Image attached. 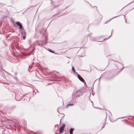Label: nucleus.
<instances>
[{
  "label": "nucleus",
  "mask_w": 134,
  "mask_h": 134,
  "mask_svg": "<svg viewBox=\"0 0 134 134\" xmlns=\"http://www.w3.org/2000/svg\"><path fill=\"white\" fill-rule=\"evenodd\" d=\"M83 92V90L82 89L76 91L75 93V96L76 97H79L82 95Z\"/></svg>",
  "instance_id": "obj_1"
},
{
  "label": "nucleus",
  "mask_w": 134,
  "mask_h": 134,
  "mask_svg": "<svg viewBox=\"0 0 134 134\" xmlns=\"http://www.w3.org/2000/svg\"><path fill=\"white\" fill-rule=\"evenodd\" d=\"M16 23L18 26H19L20 29H22L23 28V27L22 25L19 22H16Z\"/></svg>",
  "instance_id": "obj_2"
},
{
  "label": "nucleus",
  "mask_w": 134,
  "mask_h": 134,
  "mask_svg": "<svg viewBox=\"0 0 134 134\" xmlns=\"http://www.w3.org/2000/svg\"><path fill=\"white\" fill-rule=\"evenodd\" d=\"M77 77L79 79V80H80L81 81L83 82H84L83 79L82 77H81L78 74V75Z\"/></svg>",
  "instance_id": "obj_3"
},
{
  "label": "nucleus",
  "mask_w": 134,
  "mask_h": 134,
  "mask_svg": "<svg viewBox=\"0 0 134 134\" xmlns=\"http://www.w3.org/2000/svg\"><path fill=\"white\" fill-rule=\"evenodd\" d=\"M74 130V128H71L70 130V134H72L73 131Z\"/></svg>",
  "instance_id": "obj_4"
},
{
  "label": "nucleus",
  "mask_w": 134,
  "mask_h": 134,
  "mask_svg": "<svg viewBox=\"0 0 134 134\" xmlns=\"http://www.w3.org/2000/svg\"><path fill=\"white\" fill-rule=\"evenodd\" d=\"M63 131V129L61 128H60L59 130V132L60 133H62Z\"/></svg>",
  "instance_id": "obj_5"
},
{
  "label": "nucleus",
  "mask_w": 134,
  "mask_h": 134,
  "mask_svg": "<svg viewBox=\"0 0 134 134\" xmlns=\"http://www.w3.org/2000/svg\"><path fill=\"white\" fill-rule=\"evenodd\" d=\"M72 70L74 73H75L76 72L75 70V69L73 66H72Z\"/></svg>",
  "instance_id": "obj_6"
},
{
  "label": "nucleus",
  "mask_w": 134,
  "mask_h": 134,
  "mask_svg": "<svg viewBox=\"0 0 134 134\" xmlns=\"http://www.w3.org/2000/svg\"><path fill=\"white\" fill-rule=\"evenodd\" d=\"M65 126V124H64L62 125V126L60 127V128H61L64 129Z\"/></svg>",
  "instance_id": "obj_7"
},
{
  "label": "nucleus",
  "mask_w": 134,
  "mask_h": 134,
  "mask_svg": "<svg viewBox=\"0 0 134 134\" xmlns=\"http://www.w3.org/2000/svg\"><path fill=\"white\" fill-rule=\"evenodd\" d=\"M73 105V104H68L66 106H67V107H69L70 106H72Z\"/></svg>",
  "instance_id": "obj_8"
},
{
  "label": "nucleus",
  "mask_w": 134,
  "mask_h": 134,
  "mask_svg": "<svg viewBox=\"0 0 134 134\" xmlns=\"http://www.w3.org/2000/svg\"><path fill=\"white\" fill-rule=\"evenodd\" d=\"M48 51L50 52H51V53H54V52L53 51H52V50H51L50 49H49Z\"/></svg>",
  "instance_id": "obj_9"
},
{
  "label": "nucleus",
  "mask_w": 134,
  "mask_h": 134,
  "mask_svg": "<svg viewBox=\"0 0 134 134\" xmlns=\"http://www.w3.org/2000/svg\"><path fill=\"white\" fill-rule=\"evenodd\" d=\"M21 34L22 35H23L24 34L25 35V33L24 32H23L21 33Z\"/></svg>",
  "instance_id": "obj_10"
},
{
  "label": "nucleus",
  "mask_w": 134,
  "mask_h": 134,
  "mask_svg": "<svg viewBox=\"0 0 134 134\" xmlns=\"http://www.w3.org/2000/svg\"><path fill=\"white\" fill-rule=\"evenodd\" d=\"M23 39L25 40V35H24L23 37Z\"/></svg>",
  "instance_id": "obj_11"
},
{
  "label": "nucleus",
  "mask_w": 134,
  "mask_h": 134,
  "mask_svg": "<svg viewBox=\"0 0 134 134\" xmlns=\"http://www.w3.org/2000/svg\"><path fill=\"white\" fill-rule=\"evenodd\" d=\"M105 124H104V126H103V127H102V129L104 127V126H105Z\"/></svg>",
  "instance_id": "obj_12"
},
{
  "label": "nucleus",
  "mask_w": 134,
  "mask_h": 134,
  "mask_svg": "<svg viewBox=\"0 0 134 134\" xmlns=\"http://www.w3.org/2000/svg\"><path fill=\"white\" fill-rule=\"evenodd\" d=\"M84 85H86V82H85V81H84Z\"/></svg>",
  "instance_id": "obj_13"
},
{
  "label": "nucleus",
  "mask_w": 134,
  "mask_h": 134,
  "mask_svg": "<svg viewBox=\"0 0 134 134\" xmlns=\"http://www.w3.org/2000/svg\"><path fill=\"white\" fill-rule=\"evenodd\" d=\"M31 66H29V68H30V67Z\"/></svg>",
  "instance_id": "obj_14"
},
{
  "label": "nucleus",
  "mask_w": 134,
  "mask_h": 134,
  "mask_svg": "<svg viewBox=\"0 0 134 134\" xmlns=\"http://www.w3.org/2000/svg\"><path fill=\"white\" fill-rule=\"evenodd\" d=\"M34 63L33 62L32 63V64H34Z\"/></svg>",
  "instance_id": "obj_15"
},
{
  "label": "nucleus",
  "mask_w": 134,
  "mask_h": 134,
  "mask_svg": "<svg viewBox=\"0 0 134 134\" xmlns=\"http://www.w3.org/2000/svg\"><path fill=\"white\" fill-rule=\"evenodd\" d=\"M117 16H115V17H114V18H116V17Z\"/></svg>",
  "instance_id": "obj_16"
},
{
  "label": "nucleus",
  "mask_w": 134,
  "mask_h": 134,
  "mask_svg": "<svg viewBox=\"0 0 134 134\" xmlns=\"http://www.w3.org/2000/svg\"><path fill=\"white\" fill-rule=\"evenodd\" d=\"M124 17L125 18V16L124 15Z\"/></svg>",
  "instance_id": "obj_17"
},
{
  "label": "nucleus",
  "mask_w": 134,
  "mask_h": 134,
  "mask_svg": "<svg viewBox=\"0 0 134 134\" xmlns=\"http://www.w3.org/2000/svg\"><path fill=\"white\" fill-rule=\"evenodd\" d=\"M125 21L126 22V20H125Z\"/></svg>",
  "instance_id": "obj_18"
},
{
  "label": "nucleus",
  "mask_w": 134,
  "mask_h": 134,
  "mask_svg": "<svg viewBox=\"0 0 134 134\" xmlns=\"http://www.w3.org/2000/svg\"><path fill=\"white\" fill-rule=\"evenodd\" d=\"M32 66H31V67H32Z\"/></svg>",
  "instance_id": "obj_19"
}]
</instances>
